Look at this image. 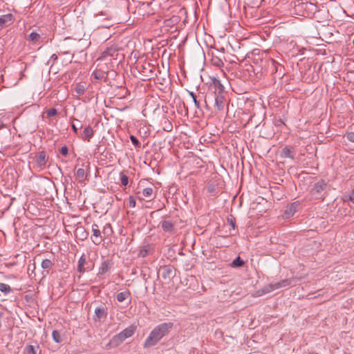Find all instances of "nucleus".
Masks as SVG:
<instances>
[{
	"label": "nucleus",
	"mask_w": 354,
	"mask_h": 354,
	"mask_svg": "<svg viewBox=\"0 0 354 354\" xmlns=\"http://www.w3.org/2000/svg\"><path fill=\"white\" fill-rule=\"evenodd\" d=\"M173 326V322H165L156 326L145 339L144 347L149 348L157 344L162 337L169 334Z\"/></svg>",
	"instance_id": "obj_1"
},
{
	"label": "nucleus",
	"mask_w": 354,
	"mask_h": 354,
	"mask_svg": "<svg viewBox=\"0 0 354 354\" xmlns=\"http://www.w3.org/2000/svg\"><path fill=\"white\" fill-rule=\"evenodd\" d=\"M327 184L324 181L321 180L315 183L313 187L310 190V199L313 200H324V191L326 189Z\"/></svg>",
	"instance_id": "obj_2"
},
{
	"label": "nucleus",
	"mask_w": 354,
	"mask_h": 354,
	"mask_svg": "<svg viewBox=\"0 0 354 354\" xmlns=\"http://www.w3.org/2000/svg\"><path fill=\"white\" fill-rule=\"evenodd\" d=\"M48 157L44 151H41L35 158L33 167L38 171L42 170L46 167Z\"/></svg>",
	"instance_id": "obj_3"
},
{
	"label": "nucleus",
	"mask_w": 354,
	"mask_h": 354,
	"mask_svg": "<svg viewBox=\"0 0 354 354\" xmlns=\"http://www.w3.org/2000/svg\"><path fill=\"white\" fill-rule=\"evenodd\" d=\"M93 268V264L91 262L87 261L85 254H82L77 263V270L82 273L84 272H88Z\"/></svg>",
	"instance_id": "obj_4"
},
{
	"label": "nucleus",
	"mask_w": 354,
	"mask_h": 354,
	"mask_svg": "<svg viewBox=\"0 0 354 354\" xmlns=\"http://www.w3.org/2000/svg\"><path fill=\"white\" fill-rule=\"evenodd\" d=\"M55 263V259H44L41 261V266L42 268V275L43 277L47 276L49 273L50 270L53 268Z\"/></svg>",
	"instance_id": "obj_5"
},
{
	"label": "nucleus",
	"mask_w": 354,
	"mask_h": 354,
	"mask_svg": "<svg viewBox=\"0 0 354 354\" xmlns=\"http://www.w3.org/2000/svg\"><path fill=\"white\" fill-rule=\"evenodd\" d=\"M15 21V17L12 14L8 13L0 16V28H4L12 25Z\"/></svg>",
	"instance_id": "obj_6"
},
{
	"label": "nucleus",
	"mask_w": 354,
	"mask_h": 354,
	"mask_svg": "<svg viewBox=\"0 0 354 354\" xmlns=\"http://www.w3.org/2000/svg\"><path fill=\"white\" fill-rule=\"evenodd\" d=\"M93 236L95 238L93 242L95 245H100L103 239L101 235V231L99 229V226L96 223L92 225Z\"/></svg>",
	"instance_id": "obj_7"
},
{
	"label": "nucleus",
	"mask_w": 354,
	"mask_h": 354,
	"mask_svg": "<svg viewBox=\"0 0 354 354\" xmlns=\"http://www.w3.org/2000/svg\"><path fill=\"white\" fill-rule=\"evenodd\" d=\"M124 341L121 338L119 334L114 335L109 341V342L105 346L106 349H111L118 347Z\"/></svg>",
	"instance_id": "obj_8"
},
{
	"label": "nucleus",
	"mask_w": 354,
	"mask_h": 354,
	"mask_svg": "<svg viewBox=\"0 0 354 354\" xmlns=\"http://www.w3.org/2000/svg\"><path fill=\"white\" fill-rule=\"evenodd\" d=\"M161 227L165 232L174 233L175 225L170 220H164L160 223Z\"/></svg>",
	"instance_id": "obj_9"
},
{
	"label": "nucleus",
	"mask_w": 354,
	"mask_h": 354,
	"mask_svg": "<svg viewBox=\"0 0 354 354\" xmlns=\"http://www.w3.org/2000/svg\"><path fill=\"white\" fill-rule=\"evenodd\" d=\"M291 282H292L291 279H285L281 280L279 282L272 283L269 285V286H270L271 290H274L279 289L281 288L287 287L291 284Z\"/></svg>",
	"instance_id": "obj_10"
},
{
	"label": "nucleus",
	"mask_w": 354,
	"mask_h": 354,
	"mask_svg": "<svg viewBox=\"0 0 354 354\" xmlns=\"http://www.w3.org/2000/svg\"><path fill=\"white\" fill-rule=\"evenodd\" d=\"M299 207V202H295L288 205L284 212V216L286 218H289L291 216H292L294 214L297 212Z\"/></svg>",
	"instance_id": "obj_11"
},
{
	"label": "nucleus",
	"mask_w": 354,
	"mask_h": 354,
	"mask_svg": "<svg viewBox=\"0 0 354 354\" xmlns=\"http://www.w3.org/2000/svg\"><path fill=\"white\" fill-rule=\"evenodd\" d=\"M89 162H86L82 164V168H79L76 171V176L81 180H84L86 176V172L89 170Z\"/></svg>",
	"instance_id": "obj_12"
},
{
	"label": "nucleus",
	"mask_w": 354,
	"mask_h": 354,
	"mask_svg": "<svg viewBox=\"0 0 354 354\" xmlns=\"http://www.w3.org/2000/svg\"><path fill=\"white\" fill-rule=\"evenodd\" d=\"M112 261L109 259L104 261L99 268L97 275L102 276L106 272H109L112 267Z\"/></svg>",
	"instance_id": "obj_13"
},
{
	"label": "nucleus",
	"mask_w": 354,
	"mask_h": 354,
	"mask_svg": "<svg viewBox=\"0 0 354 354\" xmlns=\"http://www.w3.org/2000/svg\"><path fill=\"white\" fill-rule=\"evenodd\" d=\"M136 330V326L131 325L124 329L118 334L120 335L122 340L124 341L126 339L131 337L135 333Z\"/></svg>",
	"instance_id": "obj_14"
},
{
	"label": "nucleus",
	"mask_w": 354,
	"mask_h": 354,
	"mask_svg": "<svg viewBox=\"0 0 354 354\" xmlns=\"http://www.w3.org/2000/svg\"><path fill=\"white\" fill-rule=\"evenodd\" d=\"M107 315V313L104 308L103 307H99L95 308V315L93 317L94 320L96 321H100L101 319L105 318Z\"/></svg>",
	"instance_id": "obj_15"
},
{
	"label": "nucleus",
	"mask_w": 354,
	"mask_h": 354,
	"mask_svg": "<svg viewBox=\"0 0 354 354\" xmlns=\"http://www.w3.org/2000/svg\"><path fill=\"white\" fill-rule=\"evenodd\" d=\"M93 135H94V131H93V128L90 125H88L84 128V129L83 131V136H82V138L83 140H85L89 142L91 140V139L93 138Z\"/></svg>",
	"instance_id": "obj_16"
},
{
	"label": "nucleus",
	"mask_w": 354,
	"mask_h": 354,
	"mask_svg": "<svg viewBox=\"0 0 354 354\" xmlns=\"http://www.w3.org/2000/svg\"><path fill=\"white\" fill-rule=\"evenodd\" d=\"M225 97L222 94H218L215 97V105L218 111H221L224 108Z\"/></svg>",
	"instance_id": "obj_17"
},
{
	"label": "nucleus",
	"mask_w": 354,
	"mask_h": 354,
	"mask_svg": "<svg viewBox=\"0 0 354 354\" xmlns=\"http://www.w3.org/2000/svg\"><path fill=\"white\" fill-rule=\"evenodd\" d=\"M102 233L104 235L106 239L109 238L110 236H112V234H113V228L110 223H106L104 226L103 230H102Z\"/></svg>",
	"instance_id": "obj_18"
},
{
	"label": "nucleus",
	"mask_w": 354,
	"mask_h": 354,
	"mask_svg": "<svg viewBox=\"0 0 354 354\" xmlns=\"http://www.w3.org/2000/svg\"><path fill=\"white\" fill-rule=\"evenodd\" d=\"M131 296V293L129 290H126L124 292H119L118 295H117V300L119 301V302H122L124 301L125 299H127V298L130 297Z\"/></svg>",
	"instance_id": "obj_19"
},
{
	"label": "nucleus",
	"mask_w": 354,
	"mask_h": 354,
	"mask_svg": "<svg viewBox=\"0 0 354 354\" xmlns=\"http://www.w3.org/2000/svg\"><path fill=\"white\" fill-rule=\"evenodd\" d=\"M172 268L169 266H164L162 268V276L165 279H166L167 277L170 278L172 274Z\"/></svg>",
	"instance_id": "obj_20"
},
{
	"label": "nucleus",
	"mask_w": 354,
	"mask_h": 354,
	"mask_svg": "<svg viewBox=\"0 0 354 354\" xmlns=\"http://www.w3.org/2000/svg\"><path fill=\"white\" fill-rule=\"evenodd\" d=\"M211 63L213 66H215L218 68H221L224 65V63L222 61V59L217 56L212 57V58L211 59Z\"/></svg>",
	"instance_id": "obj_21"
},
{
	"label": "nucleus",
	"mask_w": 354,
	"mask_h": 354,
	"mask_svg": "<svg viewBox=\"0 0 354 354\" xmlns=\"http://www.w3.org/2000/svg\"><path fill=\"white\" fill-rule=\"evenodd\" d=\"M281 156L284 158H290L293 159L294 155L292 151L288 147H284L281 150Z\"/></svg>",
	"instance_id": "obj_22"
},
{
	"label": "nucleus",
	"mask_w": 354,
	"mask_h": 354,
	"mask_svg": "<svg viewBox=\"0 0 354 354\" xmlns=\"http://www.w3.org/2000/svg\"><path fill=\"white\" fill-rule=\"evenodd\" d=\"M142 195L146 198H154L155 196L153 195V189L152 187H146L142 189Z\"/></svg>",
	"instance_id": "obj_23"
},
{
	"label": "nucleus",
	"mask_w": 354,
	"mask_h": 354,
	"mask_svg": "<svg viewBox=\"0 0 354 354\" xmlns=\"http://www.w3.org/2000/svg\"><path fill=\"white\" fill-rule=\"evenodd\" d=\"M92 77L97 80H101L106 78L105 73L101 71H94L92 73Z\"/></svg>",
	"instance_id": "obj_24"
},
{
	"label": "nucleus",
	"mask_w": 354,
	"mask_h": 354,
	"mask_svg": "<svg viewBox=\"0 0 354 354\" xmlns=\"http://www.w3.org/2000/svg\"><path fill=\"white\" fill-rule=\"evenodd\" d=\"M0 291L3 294L7 295L12 291V289L8 284L0 283Z\"/></svg>",
	"instance_id": "obj_25"
},
{
	"label": "nucleus",
	"mask_w": 354,
	"mask_h": 354,
	"mask_svg": "<svg viewBox=\"0 0 354 354\" xmlns=\"http://www.w3.org/2000/svg\"><path fill=\"white\" fill-rule=\"evenodd\" d=\"M86 91V86L84 84H78L75 87V92L78 95H83Z\"/></svg>",
	"instance_id": "obj_26"
},
{
	"label": "nucleus",
	"mask_w": 354,
	"mask_h": 354,
	"mask_svg": "<svg viewBox=\"0 0 354 354\" xmlns=\"http://www.w3.org/2000/svg\"><path fill=\"white\" fill-rule=\"evenodd\" d=\"M116 52V49L113 47L107 48L104 52H103V56L104 57H108V56H113L114 54Z\"/></svg>",
	"instance_id": "obj_27"
},
{
	"label": "nucleus",
	"mask_w": 354,
	"mask_h": 354,
	"mask_svg": "<svg viewBox=\"0 0 354 354\" xmlns=\"http://www.w3.org/2000/svg\"><path fill=\"white\" fill-rule=\"evenodd\" d=\"M52 337H53V339L56 343H60L61 341H62L61 335H60L59 331H57L56 330H53V332H52Z\"/></svg>",
	"instance_id": "obj_28"
},
{
	"label": "nucleus",
	"mask_w": 354,
	"mask_h": 354,
	"mask_svg": "<svg viewBox=\"0 0 354 354\" xmlns=\"http://www.w3.org/2000/svg\"><path fill=\"white\" fill-rule=\"evenodd\" d=\"M75 233H76V234H77L78 233H80L81 234V239L82 240L86 239L87 238V236H88V232H86V230L83 227H78L75 230Z\"/></svg>",
	"instance_id": "obj_29"
},
{
	"label": "nucleus",
	"mask_w": 354,
	"mask_h": 354,
	"mask_svg": "<svg viewBox=\"0 0 354 354\" xmlns=\"http://www.w3.org/2000/svg\"><path fill=\"white\" fill-rule=\"evenodd\" d=\"M120 182L123 186H127L129 183V177L124 172L120 173Z\"/></svg>",
	"instance_id": "obj_30"
},
{
	"label": "nucleus",
	"mask_w": 354,
	"mask_h": 354,
	"mask_svg": "<svg viewBox=\"0 0 354 354\" xmlns=\"http://www.w3.org/2000/svg\"><path fill=\"white\" fill-rule=\"evenodd\" d=\"M244 264V261L240 258V257H236L232 263V266L233 267H240Z\"/></svg>",
	"instance_id": "obj_31"
},
{
	"label": "nucleus",
	"mask_w": 354,
	"mask_h": 354,
	"mask_svg": "<svg viewBox=\"0 0 354 354\" xmlns=\"http://www.w3.org/2000/svg\"><path fill=\"white\" fill-rule=\"evenodd\" d=\"M39 38H40L39 34L35 32H31L29 35V40L34 43L37 42Z\"/></svg>",
	"instance_id": "obj_32"
},
{
	"label": "nucleus",
	"mask_w": 354,
	"mask_h": 354,
	"mask_svg": "<svg viewBox=\"0 0 354 354\" xmlns=\"http://www.w3.org/2000/svg\"><path fill=\"white\" fill-rule=\"evenodd\" d=\"M130 140L132 142V144L137 148H139L140 147V143L139 140L137 139V138L133 135L130 136Z\"/></svg>",
	"instance_id": "obj_33"
},
{
	"label": "nucleus",
	"mask_w": 354,
	"mask_h": 354,
	"mask_svg": "<svg viewBox=\"0 0 354 354\" xmlns=\"http://www.w3.org/2000/svg\"><path fill=\"white\" fill-rule=\"evenodd\" d=\"M136 205V199L133 196H130L129 197V206L130 207H135Z\"/></svg>",
	"instance_id": "obj_34"
},
{
	"label": "nucleus",
	"mask_w": 354,
	"mask_h": 354,
	"mask_svg": "<svg viewBox=\"0 0 354 354\" xmlns=\"http://www.w3.org/2000/svg\"><path fill=\"white\" fill-rule=\"evenodd\" d=\"M26 352L28 354H35V349L34 346L32 345H28L26 348Z\"/></svg>",
	"instance_id": "obj_35"
},
{
	"label": "nucleus",
	"mask_w": 354,
	"mask_h": 354,
	"mask_svg": "<svg viewBox=\"0 0 354 354\" xmlns=\"http://www.w3.org/2000/svg\"><path fill=\"white\" fill-rule=\"evenodd\" d=\"M57 109L55 108H52V109H50L49 110H48L47 116L49 118L53 117V116L57 115Z\"/></svg>",
	"instance_id": "obj_36"
},
{
	"label": "nucleus",
	"mask_w": 354,
	"mask_h": 354,
	"mask_svg": "<svg viewBox=\"0 0 354 354\" xmlns=\"http://www.w3.org/2000/svg\"><path fill=\"white\" fill-rule=\"evenodd\" d=\"M59 151L62 155L66 156L68 153V149L66 146H63L61 147Z\"/></svg>",
	"instance_id": "obj_37"
},
{
	"label": "nucleus",
	"mask_w": 354,
	"mask_h": 354,
	"mask_svg": "<svg viewBox=\"0 0 354 354\" xmlns=\"http://www.w3.org/2000/svg\"><path fill=\"white\" fill-rule=\"evenodd\" d=\"M346 138L350 142H354V132H347Z\"/></svg>",
	"instance_id": "obj_38"
},
{
	"label": "nucleus",
	"mask_w": 354,
	"mask_h": 354,
	"mask_svg": "<svg viewBox=\"0 0 354 354\" xmlns=\"http://www.w3.org/2000/svg\"><path fill=\"white\" fill-rule=\"evenodd\" d=\"M348 200L354 203V189L351 191V194H349Z\"/></svg>",
	"instance_id": "obj_39"
},
{
	"label": "nucleus",
	"mask_w": 354,
	"mask_h": 354,
	"mask_svg": "<svg viewBox=\"0 0 354 354\" xmlns=\"http://www.w3.org/2000/svg\"><path fill=\"white\" fill-rule=\"evenodd\" d=\"M193 102L196 109H200V103L196 98L193 99Z\"/></svg>",
	"instance_id": "obj_40"
},
{
	"label": "nucleus",
	"mask_w": 354,
	"mask_h": 354,
	"mask_svg": "<svg viewBox=\"0 0 354 354\" xmlns=\"http://www.w3.org/2000/svg\"><path fill=\"white\" fill-rule=\"evenodd\" d=\"M57 59V56L55 54H53L50 57V60L53 61V63Z\"/></svg>",
	"instance_id": "obj_41"
},
{
	"label": "nucleus",
	"mask_w": 354,
	"mask_h": 354,
	"mask_svg": "<svg viewBox=\"0 0 354 354\" xmlns=\"http://www.w3.org/2000/svg\"><path fill=\"white\" fill-rule=\"evenodd\" d=\"M71 127H72V129L73 131H74V133H77V131H78V129L76 127V126L75 124H72L71 125Z\"/></svg>",
	"instance_id": "obj_42"
},
{
	"label": "nucleus",
	"mask_w": 354,
	"mask_h": 354,
	"mask_svg": "<svg viewBox=\"0 0 354 354\" xmlns=\"http://www.w3.org/2000/svg\"><path fill=\"white\" fill-rule=\"evenodd\" d=\"M228 221H229L230 224L232 225V227L233 228H234L235 227V222L232 219H230V220L228 219Z\"/></svg>",
	"instance_id": "obj_43"
},
{
	"label": "nucleus",
	"mask_w": 354,
	"mask_h": 354,
	"mask_svg": "<svg viewBox=\"0 0 354 354\" xmlns=\"http://www.w3.org/2000/svg\"><path fill=\"white\" fill-rule=\"evenodd\" d=\"M189 95L192 97V100L194 99V98H196V95H194V93L192 91H189Z\"/></svg>",
	"instance_id": "obj_44"
},
{
	"label": "nucleus",
	"mask_w": 354,
	"mask_h": 354,
	"mask_svg": "<svg viewBox=\"0 0 354 354\" xmlns=\"http://www.w3.org/2000/svg\"><path fill=\"white\" fill-rule=\"evenodd\" d=\"M2 127H3V122L0 120V129H1Z\"/></svg>",
	"instance_id": "obj_45"
},
{
	"label": "nucleus",
	"mask_w": 354,
	"mask_h": 354,
	"mask_svg": "<svg viewBox=\"0 0 354 354\" xmlns=\"http://www.w3.org/2000/svg\"><path fill=\"white\" fill-rule=\"evenodd\" d=\"M208 191H209V192H213V188H212V187H208Z\"/></svg>",
	"instance_id": "obj_46"
},
{
	"label": "nucleus",
	"mask_w": 354,
	"mask_h": 354,
	"mask_svg": "<svg viewBox=\"0 0 354 354\" xmlns=\"http://www.w3.org/2000/svg\"><path fill=\"white\" fill-rule=\"evenodd\" d=\"M308 354H314V353H308Z\"/></svg>",
	"instance_id": "obj_47"
}]
</instances>
